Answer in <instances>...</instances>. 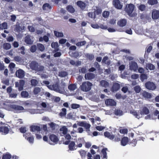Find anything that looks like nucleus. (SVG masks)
Wrapping results in <instances>:
<instances>
[{"label":"nucleus","mask_w":159,"mask_h":159,"mask_svg":"<svg viewBox=\"0 0 159 159\" xmlns=\"http://www.w3.org/2000/svg\"><path fill=\"white\" fill-rule=\"evenodd\" d=\"M49 89L53 90L57 92L63 94L65 92L64 85H59L57 83H55L50 85L47 86Z\"/></svg>","instance_id":"f257e3e1"},{"label":"nucleus","mask_w":159,"mask_h":159,"mask_svg":"<svg viewBox=\"0 0 159 159\" xmlns=\"http://www.w3.org/2000/svg\"><path fill=\"white\" fill-rule=\"evenodd\" d=\"M30 130L32 131L35 132L36 133V138L38 139H41L43 134L42 133V132H40L41 129L39 127L35 126L32 125L30 126Z\"/></svg>","instance_id":"f03ea898"},{"label":"nucleus","mask_w":159,"mask_h":159,"mask_svg":"<svg viewBox=\"0 0 159 159\" xmlns=\"http://www.w3.org/2000/svg\"><path fill=\"white\" fill-rule=\"evenodd\" d=\"M93 86V84L91 82L86 81L83 82L80 87L81 89L84 92H88L90 91Z\"/></svg>","instance_id":"7ed1b4c3"},{"label":"nucleus","mask_w":159,"mask_h":159,"mask_svg":"<svg viewBox=\"0 0 159 159\" xmlns=\"http://www.w3.org/2000/svg\"><path fill=\"white\" fill-rule=\"evenodd\" d=\"M10 107L14 113H20L24 110L23 107L15 104L11 105Z\"/></svg>","instance_id":"20e7f679"},{"label":"nucleus","mask_w":159,"mask_h":159,"mask_svg":"<svg viewBox=\"0 0 159 159\" xmlns=\"http://www.w3.org/2000/svg\"><path fill=\"white\" fill-rule=\"evenodd\" d=\"M30 68L33 70L37 71H41L43 70L44 67L39 65L36 62H32L30 65Z\"/></svg>","instance_id":"39448f33"},{"label":"nucleus","mask_w":159,"mask_h":159,"mask_svg":"<svg viewBox=\"0 0 159 159\" xmlns=\"http://www.w3.org/2000/svg\"><path fill=\"white\" fill-rule=\"evenodd\" d=\"M25 82L23 80H20L19 82H16L15 83L16 87H17L19 91H21L23 90Z\"/></svg>","instance_id":"423d86ee"},{"label":"nucleus","mask_w":159,"mask_h":159,"mask_svg":"<svg viewBox=\"0 0 159 159\" xmlns=\"http://www.w3.org/2000/svg\"><path fill=\"white\" fill-rule=\"evenodd\" d=\"M9 127H10L8 125L0 126V132L4 135L8 134L9 131Z\"/></svg>","instance_id":"0eeeda50"},{"label":"nucleus","mask_w":159,"mask_h":159,"mask_svg":"<svg viewBox=\"0 0 159 159\" xmlns=\"http://www.w3.org/2000/svg\"><path fill=\"white\" fill-rule=\"evenodd\" d=\"M134 6L132 4H130L127 5L125 8V11L129 16H131L134 10Z\"/></svg>","instance_id":"6e6552de"},{"label":"nucleus","mask_w":159,"mask_h":159,"mask_svg":"<svg viewBox=\"0 0 159 159\" xmlns=\"http://www.w3.org/2000/svg\"><path fill=\"white\" fill-rule=\"evenodd\" d=\"M145 85L146 88L149 90H154L156 88L155 84L153 83L150 82H148Z\"/></svg>","instance_id":"1a4fd4ad"},{"label":"nucleus","mask_w":159,"mask_h":159,"mask_svg":"<svg viewBox=\"0 0 159 159\" xmlns=\"http://www.w3.org/2000/svg\"><path fill=\"white\" fill-rule=\"evenodd\" d=\"M78 125L80 126L84 127L87 132L89 131V129L91 126V125L85 122H79Z\"/></svg>","instance_id":"9d476101"},{"label":"nucleus","mask_w":159,"mask_h":159,"mask_svg":"<svg viewBox=\"0 0 159 159\" xmlns=\"http://www.w3.org/2000/svg\"><path fill=\"white\" fill-rule=\"evenodd\" d=\"M148 106V105L147 104L145 105L139 110L142 115H148L149 113V110L147 107Z\"/></svg>","instance_id":"9b49d317"},{"label":"nucleus","mask_w":159,"mask_h":159,"mask_svg":"<svg viewBox=\"0 0 159 159\" xmlns=\"http://www.w3.org/2000/svg\"><path fill=\"white\" fill-rule=\"evenodd\" d=\"M16 75L17 77L20 79H22L25 76V72L22 70L19 69L16 71Z\"/></svg>","instance_id":"f8f14e48"},{"label":"nucleus","mask_w":159,"mask_h":159,"mask_svg":"<svg viewBox=\"0 0 159 159\" xmlns=\"http://www.w3.org/2000/svg\"><path fill=\"white\" fill-rule=\"evenodd\" d=\"M130 113L138 119L142 117V115L139 110L138 111L134 110H132L130 111Z\"/></svg>","instance_id":"ddd939ff"},{"label":"nucleus","mask_w":159,"mask_h":159,"mask_svg":"<svg viewBox=\"0 0 159 159\" xmlns=\"http://www.w3.org/2000/svg\"><path fill=\"white\" fill-rule=\"evenodd\" d=\"M138 66L136 63L132 61L129 63V68L131 70L136 71L138 69Z\"/></svg>","instance_id":"4468645a"},{"label":"nucleus","mask_w":159,"mask_h":159,"mask_svg":"<svg viewBox=\"0 0 159 159\" xmlns=\"http://www.w3.org/2000/svg\"><path fill=\"white\" fill-rule=\"evenodd\" d=\"M105 104L107 106H115L116 105V102L113 99H108L106 100Z\"/></svg>","instance_id":"2eb2a0df"},{"label":"nucleus","mask_w":159,"mask_h":159,"mask_svg":"<svg viewBox=\"0 0 159 159\" xmlns=\"http://www.w3.org/2000/svg\"><path fill=\"white\" fill-rule=\"evenodd\" d=\"M113 3L115 7L118 9H120L123 6L120 4L119 0H113Z\"/></svg>","instance_id":"dca6fc26"},{"label":"nucleus","mask_w":159,"mask_h":159,"mask_svg":"<svg viewBox=\"0 0 159 159\" xmlns=\"http://www.w3.org/2000/svg\"><path fill=\"white\" fill-rule=\"evenodd\" d=\"M104 136L109 139L112 140L115 138V135H113L111 132H109L108 131L104 132Z\"/></svg>","instance_id":"f3484780"},{"label":"nucleus","mask_w":159,"mask_h":159,"mask_svg":"<svg viewBox=\"0 0 159 159\" xmlns=\"http://www.w3.org/2000/svg\"><path fill=\"white\" fill-rule=\"evenodd\" d=\"M78 147L75 145V143L73 141H71L69 145V149L71 151H74L76 150Z\"/></svg>","instance_id":"a211bd4d"},{"label":"nucleus","mask_w":159,"mask_h":159,"mask_svg":"<svg viewBox=\"0 0 159 159\" xmlns=\"http://www.w3.org/2000/svg\"><path fill=\"white\" fill-rule=\"evenodd\" d=\"M127 23L126 19H121L117 22V25L123 27L125 26Z\"/></svg>","instance_id":"6ab92c4d"},{"label":"nucleus","mask_w":159,"mask_h":159,"mask_svg":"<svg viewBox=\"0 0 159 159\" xmlns=\"http://www.w3.org/2000/svg\"><path fill=\"white\" fill-rule=\"evenodd\" d=\"M152 18L153 19H157L159 18V11L153 10L152 13Z\"/></svg>","instance_id":"aec40b11"},{"label":"nucleus","mask_w":159,"mask_h":159,"mask_svg":"<svg viewBox=\"0 0 159 159\" xmlns=\"http://www.w3.org/2000/svg\"><path fill=\"white\" fill-rule=\"evenodd\" d=\"M95 75L92 73H88L85 74L84 78L86 80H91L94 78Z\"/></svg>","instance_id":"412c9836"},{"label":"nucleus","mask_w":159,"mask_h":159,"mask_svg":"<svg viewBox=\"0 0 159 159\" xmlns=\"http://www.w3.org/2000/svg\"><path fill=\"white\" fill-rule=\"evenodd\" d=\"M84 143L85 141L83 138L78 139L77 141V146L79 148H81L82 146V144H84Z\"/></svg>","instance_id":"4be33fe9"},{"label":"nucleus","mask_w":159,"mask_h":159,"mask_svg":"<svg viewBox=\"0 0 159 159\" xmlns=\"http://www.w3.org/2000/svg\"><path fill=\"white\" fill-rule=\"evenodd\" d=\"M141 93L145 99L150 98L152 97L151 94L145 91H143Z\"/></svg>","instance_id":"5701e85b"},{"label":"nucleus","mask_w":159,"mask_h":159,"mask_svg":"<svg viewBox=\"0 0 159 159\" xmlns=\"http://www.w3.org/2000/svg\"><path fill=\"white\" fill-rule=\"evenodd\" d=\"M49 138L52 142L55 143H57L58 141V137L54 134L50 135L49 136Z\"/></svg>","instance_id":"b1692460"},{"label":"nucleus","mask_w":159,"mask_h":159,"mask_svg":"<svg viewBox=\"0 0 159 159\" xmlns=\"http://www.w3.org/2000/svg\"><path fill=\"white\" fill-rule=\"evenodd\" d=\"M120 84L117 83H115L113 84L111 90L113 92L116 91L120 89Z\"/></svg>","instance_id":"393cba45"},{"label":"nucleus","mask_w":159,"mask_h":159,"mask_svg":"<svg viewBox=\"0 0 159 159\" xmlns=\"http://www.w3.org/2000/svg\"><path fill=\"white\" fill-rule=\"evenodd\" d=\"M109 83L106 81L102 80L100 82V86L105 88H107L109 86Z\"/></svg>","instance_id":"a878e982"},{"label":"nucleus","mask_w":159,"mask_h":159,"mask_svg":"<svg viewBox=\"0 0 159 159\" xmlns=\"http://www.w3.org/2000/svg\"><path fill=\"white\" fill-rule=\"evenodd\" d=\"M128 142V139L127 137H125L121 139V145L123 146H125Z\"/></svg>","instance_id":"bb28decb"},{"label":"nucleus","mask_w":159,"mask_h":159,"mask_svg":"<svg viewBox=\"0 0 159 159\" xmlns=\"http://www.w3.org/2000/svg\"><path fill=\"white\" fill-rule=\"evenodd\" d=\"M60 130L61 134H62L63 135L66 134L67 131V129L66 126H63L60 129Z\"/></svg>","instance_id":"cd10ccee"},{"label":"nucleus","mask_w":159,"mask_h":159,"mask_svg":"<svg viewBox=\"0 0 159 159\" xmlns=\"http://www.w3.org/2000/svg\"><path fill=\"white\" fill-rule=\"evenodd\" d=\"M146 68L147 70L149 69L150 70H152L155 69V67L152 64L148 63L146 65Z\"/></svg>","instance_id":"c85d7f7f"},{"label":"nucleus","mask_w":159,"mask_h":159,"mask_svg":"<svg viewBox=\"0 0 159 159\" xmlns=\"http://www.w3.org/2000/svg\"><path fill=\"white\" fill-rule=\"evenodd\" d=\"M2 47L3 49L6 50H8L11 48V45L9 43H5L2 45Z\"/></svg>","instance_id":"c756f323"},{"label":"nucleus","mask_w":159,"mask_h":159,"mask_svg":"<svg viewBox=\"0 0 159 159\" xmlns=\"http://www.w3.org/2000/svg\"><path fill=\"white\" fill-rule=\"evenodd\" d=\"M54 35L57 37H62L64 36V34L62 32H59L57 31H54Z\"/></svg>","instance_id":"7c9ffc66"},{"label":"nucleus","mask_w":159,"mask_h":159,"mask_svg":"<svg viewBox=\"0 0 159 159\" xmlns=\"http://www.w3.org/2000/svg\"><path fill=\"white\" fill-rule=\"evenodd\" d=\"M77 4L79 7L82 9L84 8L85 7V4L81 1L77 2Z\"/></svg>","instance_id":"2f4dec72"},{"label":"nucleus","mask_w":159,"mask_h":159,"mask_svg":"<svg viewBox=\"0 0 159 159\" xmlns=\"http://www.w3.org/2000/svg\"><path fill=\"white\" fill-rule=\"evenodd\" d=\"M70 63L72 65L75 66H78L81 65V62L80 61H77L76 62L73 60H70Z\"/></svg>","instance_id":"473e14b6"},{"label":"nucleus","mask_w":159,"mask_h":159,"mask_svg":"<svg viewBox=\"0 0 159 159\" xmlns=\"http://www.w3.org/2000/svg\"><path fill=\"white\" fill-rule=\"evenodd\" d=\"M43 9L45 11H48L51 8V7L48 3H45L44 4L43 6Z\"/></svg>","instance_id":"72a5a7b5"},{"label":"nucleus","mask_w":159,"mask_h":159,"mask_svg":"<svg viewBox=\"0 0 159 159\" xmlns=\"http://www.w3.org/2000/svg\"><path fill=\"white\" fill-rule=\"evenodd\" d=\"M67 10L70 13H73L75 12V10L73 7L71 5H69L66 7Z\"/></svg>","instance_id":"f704fd0d"},{"label":"nucleus","mask_w":159,"mask_h":159,"mask_svg":"<svg viewBox=\"0 0 159 159\" xmlns=\"http://www.w3.org/2000/svg\"><path fill=\"white\" fill-rule=\"evenodd\" d=\"M107 30H108V31L110 32H115L116 31H120V32L123 31V30L122 29H119L118 30H115L113 28H109L107 29Z\"/></svg>","instance_id":"c9c22d12"},{"label":"nucleus","mask_w":159,"mask_h":159,"mask_svg":"<svg viewBox=\"0 0 159 159\" xmlns=\"http://www.w3.org/2000/svg\"><path fill=\"white\" fill-rule=\"evenodd\" d=\"M20 95L22 98H26L29 96V93L26 91H22Z\"/></svg>","instance_id":"e433bc0d"},{"label":"nucleus","mask_w":159,"mask_h":159,"mask_svg":"<svg viewBox=\"0 0 159 159\" xmlns=\"http://www.w3.org/2000/svg\"><path fill=\"white\" fill-rule=\"evenodd\" d=\"M114 113L116 115L121 116L123 115V112L121 110L117 109L115 110Z\"/></svg>","instance_id":"4c0bfd02"},{"label":"nucleus","mask_w":159,"mask_h":159,"mask_svg":"<svg viewBox=\"0 0 159 159\" xmlns=\"http://www.w3.org/2000/svg\"><path fill=\"white\" fill-rule=\"evenodd\" d=\"M7 28V25L6 22H4L0 24V29H6Z\"/></svg>","instance_id":"58836bf2"},{"label":"nucleus","mask_w":159,"mask_h":159,"mask_svg":"<svg viewBox=\"0 0 159 159\" xmlns=\"http://www.w3.org/2000/svg\"><path fill=\"white\" fill-rule=\"evenodd\" d=\"M41 89L38 87H35L33 90L34 94H37L39 93L41 91Z\"/></svg>","instance_id":"ea45409f"},{"label":"nucleus","mask_w":159,"mask_h":159,"mask_svg":"<svg viewBox=\"0 0 159 159\" xmlns=\"http://www.w3.org/2000/svg\"><path fill=\"white\" fill-rule=\"evenodd\" d=\"M107 150V148H103L102 150V153L103 155V158H107L106 152Z\"/></svg>","instance_id":"a19ab883"},{"label":"nucleus","mask_w":159,"mask_h":159,"mask_svg":"<svg viewBox=\"0 0 159 159\" xmlns=\"http://www.w3.org/2000/svg\"><path fill=\"white\" fill-rule=\"evenodd\" d=\"M68 89L71 91L75 90L76 88V85L75 84H71L68 86Z\"/></svg>","instance_id":"79ce46f5"},{"label":"nucleus","mask_w":159,"mask_h":159,"mask_svg":"<svg viewBox=\"0 0 159 159\" xmlns=\"http://www.w3.org/2000/svg\"><path fill=\"white\" fill-rule=\"evenodd\" d=\"M11 158V155L9 153H7L3 155L2 159H10Z\"/></svg>","instance_id":"37998d69"},{"label":"nucleus","mask_w":159,"mask_h":159,"mask_svg":"<svg viewBox=\"0 0 159 159\" xmlns=\"http://www.w3.org/2000/svg\"><path fill=\"white\" fill-rule=\"evenodd\" d=\"M19 130L22 133H25L27 131V128L25 126H22L20 127Z\"/></svg>","instance_id":"c03bdc74"},{"label":"nucleus","mask_w":159,"mask_h":159,"mask_svg":"<svg viewBox=\"0 0 159 159\" xmlns=\"http://www.w3.org/2000/svg\"><path fill=\"white\" fill-rule=\"evenodd\" d=\"M14 59L15 61L19 63H20L22 62V61L21 58L20 57L18 56L15 57H14Z\"/></svg>","instance_id":"a18cd8bd"},{"label":"nucleus","mask_w":159,"mask_h":159,"mask_svg":"<svg viewBox=\"0 0 159 159\" xmlns=\"http://www.w3.org/2000/svg\"><path fill=\"white\" fill-rule=\"evenodd\" d=\"M148 3L151 5H153L157 3L158 1L157 0H148Z\"/></svg>","instance_id":"49530a36"},{"label":"nucleus","mask_w":159,"mask_h":159,"mask_svg":"<svg viewBox=\"0 0 159 159\" xmlns=\"http://www.w3.org/2000/svg\"><path fill=\"white\" fill-rule=\"evenodd\" d=\"M25 48L24 46H22L20 48H18V51L19 53L22 54L24 55L25 54Z\"/></svg>","instance_id":"de8ad7c7"},{"label":"nucleus","mask_w":159,"mask_h":159,"mask_svg":"<svg viewBox=\"0 0 159 159\" xmlns=\"http://www.w3.org/2000/svg\"><path fill=\"white\" fill-rule=\"evenodd\" d=\"M38 47L39 49L41 52L43 51L45 49V47L44 45L41 43L38 44Z\"/></svg>","instance_id":"09e8293b"},{"label":"nucleus","mask_w":159,"mask_h":159,"mask_svg":"<svg viewBox=\"0 0 159 159\" xmlns=\"http://www.w3.org/2000/svg\"><path fill=\"white\" fill-rule=\"evenodd\" d=\"M71 108L73 109H77L80 107V105L76 103L72 104L71 105Z\"/></svg>","instance_id":"8fccbe9b"},{"label":"nucleus","mask_w":159,"mask_h":159,"mask_svg":"<svg viewBox=\"0 0 159 159\" xmlns=\"http://www.w3.org/2000/svg\"><path fill=\"white\" fill-rule=\"evenodd\" d=\"M134 90L136 93H139L140 92L141 90V88L140 86L139 85H137L134 88Z\"/></svg>","instance_id":"3c124183"},{"label":"nucleus","mask_w":159,"mask_h":159,"mask_svg":"<svg viewBox=\"0 0 159 159\" xmlns=\"http://www.w3.org/2000/svg\"><path fill=\"white\" fill-rule=\"evenodd\" d=\"M66 108H63L62 109L61 112L60 113V115L61 116H64L66 114Z\"/></svg>","instance_id":"603ef678"},{"label":"nucleus","mask_w":159,"mask_h":159,"mask_svg":"<svg viewBox=\"0 0 159 159\" xmlns=\"http://www.w3.org/2000/svg\"><path fill=\"white\" fill-rule=\"evenodd\" d=\"M80 155L82 159L84 158L86 154V152L85 151L82 150H80L79 151Z\"/></svg>","instance_id":"864d4df0"},{"label":"nucleus","mask_w":159,"mask_h":159,"mask_svg":"<svg viewBox=\"0 0 159 159\" xmlns=\"http://www.w3.org/2000/svg\"><path fill=\"white\" fill-rule=\"evenodd\" d=\"M25 42L27 44H30V36L28 35L25 37Z\"/></svg>","instance_id":"5fc2aeb1"},{"label":"nucleus","mask_w":159,"mask_h":159,"mask_svg":"<svg viewBox=\"0 0 159 159\" xmlns=\"http://www.w3.org/2000/svg\"><path fill=\"white\" fill-rule=\"evenodd\" d=\"M140 78L141 81H143L144 80L147 79L148 76L146 74H142L141 75Z\"/></svg>","instance_id":"6e6d98bb"},{"label":"nucleus","mask_w":159,"mask_h":159,"mask_svg":"<svg viewBox=\"0 0 159 159\" xmlns=\"http://www.w3.org/2000/svg\"><path fill=\"white\" fill-rule=\"evenodd\" d=\"M16 65L13 63L11 62L10 63L8 67L11 70H12L15 67Z\"/></svg>","instance_id":"4d7b16f0"},{"label":"nucleus","mask_w":159,"mask_h":159,"mask_svg":"<svg viewBox=\"0 0 159 159\" xmlns=\"http://www.w3.org/2000/svg\"><path fill=\"white\" fill-rule=\"evenodd\" d=\"M43 111H39V110H34V109H31V110H30V113H33V114H34V113H43Z\"/></svg>","instance_id":"13d9d810"},{"label":"nucleus","mask_w":159,"mask_h":159,"mask_svg":"<svg viewBox=\"0 0 159 159\" xmlns=\"http://www.w3.org/2000/svg\"><path fill=\"white\" fill-rule=\"evenodd\" d=\"M51 46L52 48L57 49L58 47V43L57 42H53L52 43Z\"/></svg>","instance_id":"bf43d9fd"},{"label":"nucleus","mask_w":159,"mask_h":159,"mask_svg":"<svg viewBox=\"0 0 159 159\" xmlns=\"http://www.w3.org/2000/svg\"><path fill=\"white\" fill-rule=\"evenodd\" d=\"M24 137L29 142H30V135L29 134L26 133L23 134Z\"/></svg>","instance_id":"052dcab7"},{"label":"nucleus","mask_w":159,"mask_h":159,"mask_svg":"<svg viewBox=\"0 0 159 159\" xmlns=\"http://www.w3.org/2000/svg\"><path fill=\"white\" fill-rule=\"evenodd\" d=\"M96 128L98 131H102L105 128V127L102 126H98L96 127Z\"/></svg>","instance_id":"680f3d73"},{"label":"nucleus","mask_w":159,"mask_h":159,"mask_svg":"<svg viewBox=\"0 0 159 159\" xmlns=\"http://www.w3.org/2000/svg\"><path fill=\"white\" fill-rule=\"evenodd\" d=\"M86 56L90 60H93L94 58L93 55L91 54H87Z\"/></svg>","instance_id":"e2e57ef3"},{"label":"nucleus","mask_w":159,"mask_h":159,"mask_svg":"<svg viewBox=\"0 0 159 159\" xmlns=\"http://www.w3.org/2000/svg\"><path fill=\"white\" fill-rule=\"evenodd\" d=\"M85 43L86 42L85 41H83L77 43L76 45L78 46H81L85 45Z\"/></svg>","instance_id":"0e129e2a"},{"label":"nucleus","mask_w":159,"mask_h":159,"mask_svg":"<svg viewBox=\"0 0 159 159\" xmlns=\"http://www.w3.org/2000/svg\"><path fill=\"white\" fill-rule=\"evenodd\" d=\"M67 75V73L65 71H62L59 73V75L62 77H64Z\"/></svg>","instance_id":"69168bd1"},{"label":"nucleus","mask_w":159,"mask_h":159,"mask_svg":"<svg viewBox=\"0 0 159 159\" xmlns=\"http://www.w3.org/2000/svg\"><path fill=\"white\" fill-rule=\"evenodd\" d=\"M91 27L94 28V29H98L99 28V25L96 24H91Z\"/></svg>","instance_id":"338daca9"},{"label":"nucleus","mask_w":159,"mask_h":159,"mask_svg":"<svg viewBox=\"0 0 159 159\" xmlns=\"http://www.w3.org/2000/svg\"><path fill=\"white\" fill-rule=\"evenodd\" d=\"M31 84L34 86L36 85L37 84L38 82L37 80L34 79H32L31 80Z\"/></svg>","instance_id":"774afa93"}]
</instances>
